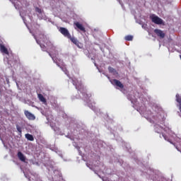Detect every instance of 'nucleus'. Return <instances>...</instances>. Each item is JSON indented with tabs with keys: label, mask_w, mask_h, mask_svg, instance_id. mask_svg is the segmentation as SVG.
<instances>
[{
	"label": "nucleus",
	"mask_w": 181,
	"mask_h": 181,
	"mask_svg": "<svg viewBox=\"0 0 181 181\" xmlns=\"http://www.w3.org/2000/svg\"><path fill=\"white\" fill-rule=\"evenodd\" d=\"M150 19L151 20V22L156 25H163V20L155 14L151 15Z\"/></svg>",
	"instance_id": "1"
},
{
	"label": "nucleus",
	"mask_w": 181,
	"mask_h": 181,
	"mask_svg": "<svg viewBox=\"0 0 181 181\" xmlns=\"http://www.w3.org/2000/svg\"><path fill=\"white\" fill-rule=\"evenodd\" d=\"M59 32L64 36V37H67V39L70 38L71 35H70V32H69V30L67 28L64 27H60L59 29Z\"/></svg>",
	"instance_id": "2"
},
{
	"label": "nucleus",
	"mask_w": 181,
	"mask_h": 181,
	"mask_svg": "<svg viewBox=\"0 0 181 181\" xmlns=\"http://www.w3.org/2000/svg\"><path fill=\"white\" fill-rule=\"evenodd\" d=\"M24 115H25L26 118L29 119V121H35L36 119L35 115L32 114L28 110H25Z\"/></svg>",
	"instance_id": "3"
},
{
	"label": "nucleus",
	"mask_w": 181,
	"mask_h": 181,
	"mask_svg": "<svg viewBox=\"0 0 181 181\" xmlns=\"http://www.w3.org/2000/svg\"><path fill=\"white\" fill-rule=\"evenodd\" d=\"M110 83L112 84V86H116L117 87H119V88H124V84H122V83H121V81L119 80L111 79Z\"/></svg>",
	"instance_id": "4"
},
{
	"label": "nucleus",
	"mask_w": 181,
	"mask_h": 181,
	"mask_svg": "<svg viewBox=\"0 0 181 181\" xmlns=\"http://www.w3.org/2000/svg\"><path fill=\"white\" fill-rule=\"evenodd\" d=\"M154 33H156V35H157V36L158 37H160V39H164L165 36L166 35L165 34V33H163V31H162L161 30H159V29H155Z\"/></svg>",
	"instance_id": "5"
},
{
	"label": "nucleus",
	"mask_w": 181,
	"mask_h": 181,
	"mask_svg": "<svg viewBox=\"0 0 181 181\" xmlns=\"http://www.w3.org/2000/svg\"><path fill=\"white\" fill-rule=\"evenodd\" d=\"M74 25L77 28V29H79L81 32H83V33H86V28L83 25V24H81L78 22L74 23Z\"/></svg>",
	"instance_id": "6"
},
{
	"label": "nucleus",
	"mask_w": 181,
	"mask_h": 181,
	"mask_svg": "<svg viewBox=\"0 0 181 181\" xmlns=\"http://www.w3.org/2000/svg\"><path fill=\"white\" fill-rule=\"evenodd\" d=\"M71 40V42H72V43H74V45H76V46H77V47H80V42L78 40H77V38L74 37H71L70 38H68Z\"/></svg>",
	"instance_id": "7"
},
{
	"label": "nucleus",
	"mask_w": 181,
	"mask_h": 181,
	"mask_svg": "<svg viewBox=\"0 0 181 181\" xmlns=\"http://www.w3.org/2000/svg\"><path fill=\"white\" fill-rule=\"evenodd\" d=\"M0 51L1 52V53H4V54H9V51H8V48L4 45H0Z\"/></svg>",
	"instance_id": "8"
},
{
	"label": "nucleus",
	"mask_w": 181,
	"mask_h": 181,
	"mask_svg": "<svg viewBox=\"0 0 181 181\" xmlns=\"http://www.w3.org/2000/svg\"><path fill=\"white\" fill-rule=\"evenodd\" d=\"M17 156H18V159H20V160H21V162H25L26 160V157L21 151H19L18 153Z\"/></svg>",
	"instance_id": "9"
},
{
	"label": "nucleus",
	"mask_w": 181,
	"mask_h": 181,
	"mask_svg": "<svg viewBox=\"0 0 181 181\" xmlns=\"http://www.w3.org/2000/svg\"><path fill=\"white\" fill-rule=\"evenodd\" d=\"M37 96L40 101H41V103H43V104H46V103H47V101L46 100V98H45V96H43V95L39 93Z\"/></svg>",
	"instance_id": "10"
},
{
	"label": "nucleus",
	"mask_w": 181,
	"mask_h": 181,
	"mask_svg": "<svg viewBox=\"0 0 181 181\" xmlns=\"http://www.w3.org/2000/svg\"><path fill=\"white\" fill-rule=\"evenodd\" d=\"M155 132H157V134H160V132H162V129H163V127H160V125H155Z\"/></svg>",
	"instance_id": "11"
},
{
	"label": "nucleus",
	"mask_w": 181,
	"mask_h": 181,
	"mask_svg": "<svg viewBox=\"0 0 181 181\" xmlns=\"http://www.w3.org/2000/svg\"><path fill=\"white\" fill-rule=\"evenodd\" d=\"M26 139H28V141H35V138L33 137V135L30 134H26L25 135Z\"/></svg>",
	"instance_id": "12"
},
{
	"label": "nucleus",
	"mask_w": 181,
	"mask_h": 181,
	"mask_svg": "<svg viewBox=\"0 0 181 181\" xmlns=\"http://www.w3.org/2000/svg\"><path fill=\"white\" fill-rule=\"evenodd\" d=\"M108 71H109V73L114 74V76H115V74H118V73L117 72V70H115V69H114L111 66L108 67Z\"/></svg>",
	"instance_id": "13"
},
{
	"label": "nucleus",
	"mask_w": 181,
	"mask_h": 181,
	"mask_svg": "<svg viewBox=\"0 0 181 181\" xmlns=\"http://www.w3.org/2000/svg\"><path fill=\"white\" fill-rule=\"evenodd\" d=\"M134 39V36L132 35H126L124 37V40H127V42H131Z\"/></svg>",
	"instance_id": "14"
},
{
	"label": "nucleus",
	"mask_w": 181,
	"mask_h": 181,
	"mask_svg": "<svg viewBox=\"0 0 181 181\" xmlns=\"http://www.w3.org/2000/svg\"><path fill=\"white\" fill-rule=\"evenodd\" d=\"M35 12H37L40 15H42L43 10H42V8H40L39 7H35Z\"/></svg>",
	"instance_id": "15"
},
{
	"label": "nucleus",
	"mask_w": 181,
	"mask_h": 181,
	"mask_svg": "<svg viewBox=\"0 0 181 181\" xmlns=\"http://www.w3.org/2000/svg\"><path fill=\"white\" fill-rule=\"evenodd\" d=\"M16 129L19 132L20 135H21L22 134V127H21V126L17 124Z\"/></svg>",
	"instance_id": "16"
},
{
	"label": "nucleus",
	"mask_w": 181,
	"mask_h": 181,
	"mask_svg": "<svg viewBox=\"0 0 181 181\" xmlns=\"http://www.w3.org/2000/svg\"><path fill=\"white\" fill-rule=\"evenodd\" d=\"M41 49H42L43 52H45L46 51V46L43 44H40V45Z\"/></svg>",
	"instance_id": "17"
},
{
	"label": "nucleus",
	"mask_w": 181,
	"mask_h": 181,
	"mask_svg": "<svg viewBox=\"0 0 181 181\" xmlns=\"http://www.w3.org/2000/svg\"><path fill=\"white\" fill-rule=\"evenodd\" d=\"M47 53L49 54V56H50V57H52V60H53L54 62H56V59H55L54 57H52V54H50V52H47Z\"/></svg>",
	"instance_id": "18"
},
{
	"label": "nucleus",
	"mask_w": 181,
	"mask_h": 181,
	"mask_svg": "<svg viewBox=\"0 0 181 181\" xmlns=\"http://www.w3.org/2000/svg\"><path fill=\"white\" fill-rule=\"evenodd\" d=\"M163 136L164 139H165V141H166V140H167V139H166V135L163 134Z\"/></svg>",
	"instance_id": "19"
},
{
	"label": "nucleus",
	"mask_w": 181,
	"mask_h": 181,
	"mask_svg": "<svg viewBox=\"0 0 181 181\" xmlns=\"http://www.w3.org/2000/svg\"><path fill=\"white\" fill-rule=\"evenodd\" d=\"M37 43H39V41L37 40Z\"/></svg>",
	"instance_id": "20"
}]
</instances>
